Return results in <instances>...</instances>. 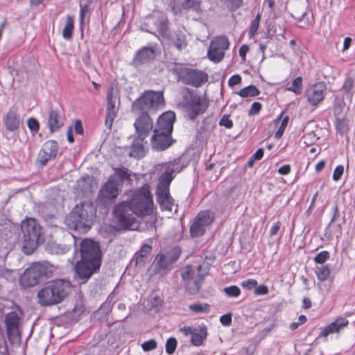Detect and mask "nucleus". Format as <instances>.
I'll return each mask as SVG.
<instances>
[{"label":"nucleus","mask_w":355,"mask_h":355,"mask_svg":"<svg viewBox=\"0 0 355 355\" xmlns=\"http://www.w3.org/2000/svg\"><path fill=\"white\" fill-rule=\"evenodd\" d=\"M81 259L75 266V272L79 279L86 282L101 266V250L99 244L92 239H85L80 244Z\"/></svg>","instance_id":"1"},{"label":"nucleus","mask_w":355,"mask_h":355,"mask_svg":"<svg viewBox=\"0 0 355 355\" xmlns=\"http://www.w3.org/2000/svg\"><path fill=\"white\" fill-rule=\"evenodd\" d=\"M175 120V113L171 111L163 113L158 118L150 138L151 146L155 150L163 151L173 144L171 134Z\"/></svg>","instance_id":"2"},{"label":"nucleus","mask_w":355,"mask_h":355,"mask_svg":"<svg viewBox=\"0 0 355 355\" xmlns=\"http://www.w3.org/2000/svg\"><path fill=\"white\" fill-rule=\"evenodd\" d=\"M96 217V209L90 202L76 205L66 217L64 223L71 230L85 233L90 230Z\"/></svg>","instance_id":"3"},{"label":"nucleus","mask_w":355,"mask_h":355,"mask_svg":"<svg viewBox=\"0 0 355 355\" xmlns=\"http://www.w3.org/2000/svg\"><path fill=\"white\" fill-rule=\"evenodd\" d=\"M182 170V166L180 159H175L166 164L165 171L159 178L156 190L157 201L162 209L173 210L174 200L169 193V185L173 179V173H179Z\"/></svg>","instance_id":"4"},{"label":"nucleus","mask_w":355,"mask_h":355,"mask_svg":"<svg viewBox=\"0 0 355 355\" xmlns=\"http://www.w3.org/2000/svg\"><path fill=\"white\" fill-rule=\"evenodd\" d=\"M0 310L5 313L4 324L9 341L11 344L19 343L20 309L12 301L3 300L0 302Z\"/></svg>","instance_id":"5"},{"label":"nucleus","mask_w":355,"mask_h":355,"mask_svg":"<svg viewBox=\"0 0 355 355\" xmlns=\"http://www.w3.org/2000/svg\"><path fill=\"white\" fill-rule=\"evenodd\" d=\"M70 289L69 282L56 280L39 291L37 293L39 302L42 306L58 304L67 297Z\"/></svg>","instance_id":"6"},{"label":"nucleus","mask_w":355,"mask_h":355,"mask_svg":"<svg viewBox=\"0 0 355 355\" xmlns=\"http://www.w3.org/2000/svg\"><path fill=\"white\" fill-rule=\"evenodd\" d=\"M23 234L22 251L26 254H31L37 248L42 227L33 218H28L21 223Z\"/></svg>","instance_id":"7"},{"label":"nucleus","mask_w":355,"mask_h":355,"mask_svg":"<svg viewBox=\"0 0 355 355\" xmlns=\"http://www.w3.org/2000/svg\"><path fill=\"white\" fill-rule=\"evenodd\" d=\"M128 201L132 212L139 217L149 216L153 213L154 204L148 185L134 191L131 198Z\"/></svg>","instance_id":"8"},{"label":"nucleus","mask_w":355,"mask_h":355,"mask_svg":"<svg viewBox=\"0 0 355 355\" xmlns=\"http://www.w3.org/2000/svg\"><path fill=\"white\" fill-rule=\"evenodd\" d=\"M53 274L51 266L47 263H35L26 269L19 278L22 288H26L37 285L40 281L50 277Z\"/></svg>","instance_id":"9"},{"label":"nucleus","mask_w":355,"mask_h":355,"mask_svg":"<svg viewBox=\"0 0 355 355\" xmlns=\"http://www.w3.org/2000/svg\"><path fill=\"white\" fill-rule=\"evenodd\" d=\"M164 105V95L162 92L146 91L132 105V111L135 113L156 110Z\"/></svg>","instance_id":"10"},{"label":"nucleus","mask_w":355,"mask_h":355,"mask_svg":"<svg viewBox=\"0 0 355 355\" xmlns=\"http://www.w3.org/2000/svg\"><path fill=\"white\" fill-rule=\"evenodd\" d=\"M112 214L114 222L119 230H135L137 227V220L128 201L117 203L113 209Z\"/></svg>","instance_id":"11"},{"label":"nucleus","mask_w":355,"mask_h":355,"mask_svg":"<svg viewBox=\"0 0 355 355\" xmlns=\"http://www.w3.org/2000/svg\"><path fill=\"white\" fill-rule=\"evenodd\" d=\"M205 276L206 272H202V267L199 264L188 265L181 272L186 291L190 295H196L200 291Z\"/></svg>","instance_id":"12"},{"label":"nucleus","mask_w":355,"mask_h":355,"mask_svg":"<svg viewBox=\"0 0 355 355\" xmlns=\"http://www.w3.org/2000/svg\"><path fill=\"white\" fill-rule=\"evenodd\" d=\"M214 220V214L209 210L200 211L194 218L190 226V234L191 237L202 236L206 228L209 226Z\"/></svg>","instance_id":"13"},{"label":"nucleus","mask_w":355,"mask_h":355,"mask_svg":"<svg viewBox=\"0 0 355 355\" xmlns=\"http://www.w3.org/2000/svg\"><path fill=\"white\" fill-rule=\"evenodd\" d=\"M180 78L186 85L200 87L208 81V75L202 70L185 68L181 70Z\"/></svg>","instance_id":"14"},{"label":"nucleus","mask_w":355,"mask_h":355,"mask_svg":"<svg viewBox=\"0 0 355 355\" xmlns=\"http://www.w3.org/2000/svg\"><path fill=\"white\" fill-rule=\"evenodd\" d=\"M229 45L227 37L222 35L216 37L210 44L207 53L209 58L214 62H219L224 58L225 51Z\"/></svg>","instance_id":"15"},{"label":"nucleus","mask_w":355,"mask_h":355,"mask_svg":"<svg viewBox=\"0 0 355 355\" xmlns=\"http://www.w3.org/2000/svg\"><path fill=\"white\" fill-rule=\"evenodd\" d=\"M209 106L208 101L198 95H191L190 100L186 104L188 117L194 120L199 114H203Z\"/></svg>","instance_id":"16"},{"label":"nucleus","mask_w":355,"mask_h":355,"mask_svg":"<svg viewBox=\"0 0 355 355\" xmlns=\"http://www.w3.org/2000/svg\"><path fill=\"white\" fill-rule=\"evenodd\" d=\"M134 123L137 135L146 139L153 128V122L147 112H141Z\"/></svg>","instance_id":"17"},{"label":"nucleus","mask_w":355,"mask_h":355,"mask_svg":"<svg viewBox=\"0 0 355 355\" xmlns=\"http://www.w3.org/2000/svg\"><path fill=\"white\" fill-rule=\"evenodd\" d=\"M119 98L116 94H114V87H111L107 92V103L105 121V125L109 130L112 128L113 121L116 116L118 109L116 104Z\"/></svg>","instance_id":"18"},{"label":"nucleus","mask_w":355,"mask_h":355,"mask_svg":"<svg viewBox=\"0 0 355 355\" xmlns=\"http://www.w3.org/2000/svg\"><path fill=\"white\" fill-rule=\"evenodd\" d=\"M58 151V144L54 140H49L44 143L40 150L37 161L42 166L45 165L49 160L55 158Z\"/></svg>","instance_id":"19"},{"label":"nucleus","mask_w":355,"mask_h":355,"mask_svg":"<svg viewBox=\"0 0 355 355\" xmlns=\"http://www.w3.org/2000/svg\"><path fill=\"white\" fill-rule=\"evenodd\" d=\"M326 89L327 86L324 82H319L313 85L306 92L309 103L313 107H316L323 101Z\"/></svg>","instance_id":"20"},{"label":"nucleus","mask_w":355,"mask_h":355,"mask_svg":"<svg viewBox=\"0 0 355 355\" xmlns=\"http://www.w3.org/2000/svg\"><path fill=\"white\" fill-rule=\"evenodd\" d=\"M170 6L175 15L181 13L183 10H191L197 12L200 10V1L198 0H173Z\"/></svg>","instance_id":"21"},{"label":"nucleus","mask_w":355,"mask_h":355,"mask_svg":"<svg viewBox=\"0 0 355 355\" xmlns=\"http://www.w3.org/2000/svg\"><path fill=\"white\" fill-rule=\"evenodd\" d=\"M114 173L111 176L113 179L116 180L119 183V185H126L131 186L133 183L132 177L137 178V174L133 173L129 168L124 166L114 167L113 168Z\"/></svg>","instance_id":"22"},{"label":"nucleus","mask_w":355,"mask_h":355,"mask_svg":"<svg viewBox=\"0 0 355 355\" xmlns=\"http://www.w3.org/2000/svg\"><path fill=\"white\" fill-rule=\"evenodd\" d=\"M64 125V117L58 109L51 107L47 114V127L50 132L58 131Z\"/></svg>","instance_id":"23"},{"label":"nucleus","mask_w":355,"mask_h":355,"mask_svg":"<svg viewBox=\"0 0 355 355\" xmlns=\"http://www.w3.org/2000/svg\"><path fill=\"white\" fill-rule=\"evenodd\" d=\"M119 183L113 178H110L102 187L99 192V197L105 200H114L119 196Z\"/></svg>","instance_id":"24"},{"label":"nucleus","mask_w":355,"mask_h":355,"mask_svg":"<svg viewBox=\"0 0 355 355\" xmlns=\"http://www.w3.org/2000/svg\"><path fill=\"white\" fill-rule=\"evenodd\" d=\"M155 56V50L151 47H143L135 54L132 63L137 66L148 63L153 60Z\"/></svg>","instance_id":"25"},{"label":"nucleus","mask_w":355,"mask_h":355,"mask_svg":"<svg viewBox=\"0 0 355 355\" xmlns=\"http://www.w3.org/2000/svg\"><path fill=\"white\" fill-rule=\"evenodd\" d=\"M348 324V320L344 318H340L325 327L320 332L318 337H327L329 334L338 332L341 329Z\"/></svg>","instance_id":"26"},{"label":"nucleus","mask_w":355,"mask_h":355,"mask_svg":"<svg viewBox=\"0 0 355 355\" xmlns=\"http://www.w3.org/2000/svg\"><path fill=\"white\" fill-rule=\"evenodd\" d=\"M6 129L10 132L17 130L20 125V117L14 110H10L3 119Z\"/></svg>","instance_id":"27"},{"label":"nucleus","mask_w":355,"mask_h":355,"mask_svg":"<svg viewBox=\"0 0 355 355\" xmlns=\"http://www.w3.org/2000/svg\"><path fill=\"white\" fill-rule=\"evenodd\" d=\"M144 140L145 139L140 138L139 135L134 139L129 153L130 157L139 159L145 155Z\"/></svg>","instance_id":"28"},{"label":"nucleus","mask_w":355,"mask_h":355,"mask_svg":"<svg viewBox=\"0 0 355 355\" xmlns=\"http://www.w3.org/2000/svg\"><path fill=\"white\" fill-rule=\"evenodd\" d=\"M80 22L83 24L88 21L93 10L92 0H80Z\"/></svg>","instance_id":"29"},{"label":"nucleus","mask_w":355,"mask_h":355,"mask_svg":"<svg viewBox=\"0 0 355 355\" xmlns=\"http://www.w3.org/2000/svg\"><path fill=\"white\" fill-rule=\"evenodd\" d=\"M207 335V327L205 326H200L196 329V331L192 334L191 342L195 346H200L205 340Z\"/></svg>","instance_id":"30"},{"label":"nucleus","mask_w":355,"mask_h":355,"mask_svg":"<svg viewBox=\"0 0 355 355\" xmlns=\"http://www.w3.org/2000/svg\"><path fill=\"white\" fill-rule=\"evenodd\" d=\"M151 251V245L148 244L143 245L140 250L138 251L135 255L136 266H143L147 257L150 254Z\"/></svg>","instance_id":"31"},{"label":"nucleus","mask_w":355,"mask_h":355,"mask_svg":"<svg viewBox=\"0 0 355 355\" xmlns=\"http://www.w3.org/2000/svg\"><path fill=\"white\" fill-rule=\"evenodd\" d=\"M40 212L42 217L45 220H48L56 215L58 209L53 203L49 202L40 207Z\"/></svg>","instance_id":"32"},{"label":"nucleus","mask_w":355,"mask_h":355,"mask_svg":"<svg viewBox=\"0 0 355 355\" xmlns=\"http://www.w3.org/2000/svg\"><path fill=\"white\" fill-rule=\"evenodd\" d=\"M69 250V246L64 244L57 243L56 242H50L47 245V250L51 254L58 255L64 254Z\"/></svg>","instance_id":"33"},{"label":"nucleus","mask_w":355,"mask_h":355,"mask_svg":"<svg viewBox=\"0 0 355 355\" xmlns=\"http://www.w3.org/2000/svg\"><path fill=\"white\" fill-rule=\"evenodd\" d=\"M73 24L74 19L73 17L71 15H67L65 25L62 30V37L66 40H70L72 37V33L73 31Z\"/></svg>","instance_id":"34"},{"label":"nucleus","mask_w":355,"mask_h":355,"mask_svg":"<svg viewBox=\"0 0 355 355\" xmlns=\"http://www.w3.org/2000/svg\"><path fill=\"white\" fill-rule=\"evenodd\" d=\"M168 257L164 254H157L155 258V261L152 266V269L155 273H159L162 270L166 268V260Z\"/></svg>","instance_id":"35"},{"label":"nucleus","mask_w":355,"mask_h":355,"mask_svg":"<svg viewBox=\"0 0 355 355\" xmlns=\"http://www.w3.org/2000/svg\"><path fill=\"white\" fill-rule=\"evenodd\" d=\"M237 94L243 98H247L257 96L260 92L255 85H252L241 89Z\"/></svg>","instance_id":"36"},{"label":"nucleus","mask_w":355,"mask_h":355,"mask_svg":"<svg viewBox=\"0 0 355 355\" xmlns=\"http://www.w3.org/2000/svg\"><path fill=\"white\" fill-rule=\"evenodd\" d=\"M330 273V268L327 265H322L315 268L317 277L321 282L327 280L329 278Z\"/></svg>","instance_id":"37"},{"label":"nucleus","mask_w":355,"mask_h":355,"mask_svg":"<svg viewBox=\"0 0 355 355\" xmlns=\"http://www.w3.org/2000/svg\"><path fill=\"white\" fill-rule=\"evenodd\" d=\"M189 310L191 311L196 313H209L210 311V305L207 303L204 304H200V303H194L192 304H190L189 306Z\"/></svg>","instance_id":"38"},{"label":"nucleus","mask_w":355,"mask_h":355,"mask_svg":"<svg viewBox=\"0 0 355 355\" xmlns=\"http://www.w3.org/2000/svg\"><path fill=\"white\" fill-rule=\"evenodd\" d=\"M287 91L293 92L297 95H299L302 92V78L299 76L297 77L292 83L291 87H286Z\"/></svg>","instance_id":"39"},{"label":"nucleus","mask_w":355,"mask_h":355,"mask_svg":"<svg viewBox=\"0 0 355 355\" xmlns=\"http://www.w3.org/2000/svg\"><path fill=\"white\" fill-rule=\"evenodd\" d=\"M336 128L340 135H344L349 129L348 121L345 119H337L336 121Z\"/></svg>","instance_id":"40"},{"label":"nucleus","mask_w":355,"mask_h":355,"mask_svg":"<svg viewBox=\"0 0 355 355\" xmlns=\"http://www.w3.org/2000/svg\"><path fill=\"white\" fill-rule=\"evenodd\" d=\"M260 20H261V15L259 13H258L257 15V16L255 17V18L251 21L250 28H249V32H248L250 37H252L257 33L259 26Z\"/></svg>","instance_id":"41"},{"label":"nucleus","mask_w":355,"mask_h":355,"mask_svg":"<svg viewBox=\"0 0 355 355\" xmlns=\"http://www.w3.org/2000/svg\"><path fill=\"white\" fill-rule=\"evenodd\" d=\"M230 10H236L243 5V0H220Z\"/></svg>","instance_id":"42"},{"label":"nucleus","mask_w":355,"mask_h":355,"mask_svg":"<svg viewBox=\"0 0 355 355\" xmlns=\"http://www.w3.org/2000/svg\"><path fill=\"white\" fill-rule=\"evenodd\" d=\"M174 43H175V46L178 49H182L186 47V46L187 45V43L185 35L181 32L176 33Z\"/></svg>","instance_id":"43"},{"label":"nucleus","mask_w":355,"mask_h":355,"mask_svg":"<svg viewBox=\"0 0 355 355\" xmlns=\"http://www.w3.org/2000/svg\"><path fill=\"white\" fill-rule=\"evenodd\" d=\"M177 343L176 339L173 337L167 339L166 342V352L168 354L171 355L175 352Z\"/></svg>","instance_id":"44"},{"label":"nucleus","mask_w":355,"mask_h":355,"mask_svg":"<svg viewBox=\"0 0 355 355\" xmlns=\"http://www.w3.org/2000/svg\"><path fill=\"white\" fill-rule=\"evenodd\" d=\"M157 30L160 35L165 36L168 35V20L166 19H162L157 24Z\"/></svg>","instance_id":"45"},{"label":"nucleus","mask_w":355,"mask_h":355,"mask_svg":"<svg viewBox=\"0 0 355 355\" xmlns=\"http://www.w3.org/2000/svg\"><path fill=\"white\" fill-rule=\"evenodd\" d=\"M0 355H8V345L1 327H0Z\"/></svg>","instance_id":"46"},{"label":"nucleus","mask_w":355,"mask_h":355,"mask_svg":"<svg viewBox=\"0 0 355 355\" xmlns=\"http://www.w3.org/2000/svg\"><path fill=\"white\" fill-rule=\"evenodd\" d=\"M27 125L33 135L38 132L40 129V124L36 119L33 117L28 119Z\"/></svg>","instance_id":"47"},{"label":"nucleus","mask_w":355,"mask_h":355,"mask_svg":"<svg viewBox=\"0 0 355 355\" xmlns=\"http://www.w3.org/2000/svg\"><path fill=\"white\" fill-rule=\"evenodd\" d=\"M224 293L229 297H237L240 295L241 291L236 286H231L223 288Z\"/></svg>","instance_id":"48"},{"label":"nucleus","mask_w":355,"mask_h":355,"mask_svg":"<svg viewBox=\"0 0 355 355\" xmlns=\"http://www.w3.org/2000/svg\"><path fill=\"white\" fill-rule=\"evenodd\" d=\"M329 258V253L327 251H322L318 253L315 257L314 261L315 263L322 264Z\"/></svg>","instance_id":"49"},{"label":"nucleus","mask_w":355,"mask_h":355,"mask_svg":"<svg viewBox=\"0 0 355 355\" xmlns=\"http://www.w3.org/2000/svg\"><path fill=\"white\" fill-rule=\"evenodd\" d=\"M288 119H289L288 116H286L283 119L278 130L275 132V138L279 139L282 137V136L285 130V128L288 123Z\"/></svg>","instance_id":"50"},{"label":"nucleus","mask_w":355,"mask_h":355,"mask_svg":"<svg viewBox=\"0 0 355 355\" xmlns=\"http://www.w3.org/2000/svg\"><path fill=\"white\" fill-rule=\"evenodd\" d=\"M181 249L179 247H175L166 257H168L171 262H175L179 259Z\"/></svg>","instance_id":"51"},{"label":"nucleus","mask_w":355,"mask_h":355,"mask_svg":"<svg viewBox=\"0 0 355 355\" xmlns=\"http://www.w3.org/2000/svg\"><path fill=\"white\" fill-rule=\"evenodd\" d=\"M141 347L144 351L149 352L150 350L155 349L157 347V342L154 339L149 340L144 342L141 345Z\"/></svg>","instance_id":"52"},{"label":"nucleus","mask_w":355,"mask_h":355,"mask_svg":"<svg viewBox=\"0 0 355 355\" xmlns=\"http://www.w3.org/2000/svg\"><path fill=\"white\" fill-rule=\"evenodd\" d=\"M220 126H224L227 129H230L233 127V122L230 119L229 115H223L219 121Z\"/></svg>","instance_id":"53"},{"label":"nucleus","mask_w":355,"mask_h":355,"mask_svg":"<svg viewBox=\"0 0 355 355\" xmlns=\"http://www.w3.org/2000/svg\"><path fill=\"white\" fill-rule=\"evenodd\" d=\"M257 281L252 279H248L241 282V286L247 290H251L252 288L257 286Z\"/></svg>","instance_id":"54"},{"label":"nucleus","mask_w":355,"mask_h":355,"mask_svg":"<svg viewBox=\"0 0 355 355\" xmlns=\"http://www.w3.org/2000/svg\"><path fill=\"white\" fill-rule=\"evenodd\" d=\"M306 317L304 315H301L298 318L297 322H293L290 324V329L293 331L297 329L298 327L306 322Z\"/></svg>","instance_id":"55"},{"label":"nucleus","mask_w":355,"mask_h":355,"mask_svg":"<svg viewBox=\"0 0 355 355\" xmlns=\"http://www.w3.org/2000/svg\"><path fill=\"white\" fill-rule=\"evenodd\" d=\"M354 87V80L352 78H347L343 85V89L346 93H350Z\"/></svg>","instance_id":"56"},{"label":"nucleus","mask_w":355,"mask_h":355,"mask_svg":"<svg viewBox=\"0 0 355 355\" xmlns=\"http://www.w3.org/2000/svg\"><path fill=\"white\" fill-rule=\"evenodd\" d=\"M344 167L343 165H338L334 169L333 173V180L335 181H338L340 179L342 175L343 174Z\"/></svg>","instance_id":"57"},{"label":"nucleus","mask_w":355,"mask_h":355,"mask_svg":"<svg viewBox=\"0 0 355 355\" xmlns=\"http://www.w3.org/2000/svg\"><path fill=\"white\" fill-rule=\"evenodd\" d=\"M261 109V104L259 102L252 103L250 110L248 112L249 115H254L258 114Z\"/></svg>","instance_id":"58"},{"label":"nucleus","mask_w":355,"mask_h":355,"mask_svg":"<svg viewBox=\"0 0 355 355\" xmlns=\"http://www.w3.org/2000/svg\"><path fill=\"white\" fill-rule=\"evenodd\" d=\"M254 293L257 295H264L268 293V288L265 285L255 286Z\"/></svg>","instance_id":"59"},{"label":"nucleus","mask_w":355,"mask_h":355,"mask_svg":"<svg viewBox=\"0 0 355 355\" xmlns=\"http://www.w3.org/2000/svg\"><path fill=\"white\" fill-rule=\"evenodd\" d=\"M220 322L224 326H230L232 323V314L227 313L220 318Z\"/></svg>","instance_id":"60"},{"label":"nucleus","mask_w":355,"mask_h":355,"mask_svg":"<svg viewBox=\"0 0 355 355\" xmlns=\"http://www.w3.org/2000/svg\"><path fill=\"white\" fill-rule=\"evenodd\" d=\"M241 83V77L239 75L232 76L228 80V85L230 87L239 85Z\"/></svg>","instance_id":"61"},{"label":"nucleus","mask_w":355,"mask_h":355,"mask_svg":"<svg viewBox=\"0 0 355 355\" xmlns=\"http://www.w3.org/2000/svg\"><path fill=\"white\" fill-rule=\"evenodd\" d=\"M74 130L76 133L78 135H81L83 133V128L82 125V123L80 120H77L74 125Z\"/></svg>","instance_id":"62"},{"label":"nucleus","mask_w":355,"mask_h":355,"mask_svg":"<svg viewBox=\"0 0 355 355\" xmlns=\"http://www.w3.org/2000/svg\"><path fill=\"white\" fill-rule=\"evenodd\" d=\"M278 172L282 175H287L291 172V166L288 164H286L284 166H282L279 170Z\"/></svg>","instance_id":"63"},{"label":"nucleus","mask_w":355,"mask_h":355,"mask_svg":"<svg viewBox=\"0 0 355 355\" xmlns=\"http://www.w3.org/2000/svg\"><path fill=\"white\" fill-rule=\"evenodd\" d=\"M279 229H280V223L277 222L270 228V236H272L276 235L278 233Z\"/></svg>","instance_id":"64"}]
</instances>
